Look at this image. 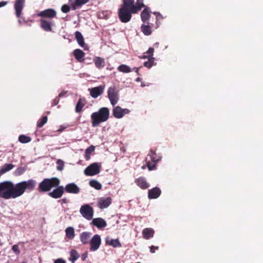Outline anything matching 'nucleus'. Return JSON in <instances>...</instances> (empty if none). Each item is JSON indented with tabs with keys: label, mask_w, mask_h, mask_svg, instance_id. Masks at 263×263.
<instances>
[{
	"label": "nucleus",
	"mask_w": 263,
	"mask_h": 263,
	"mask_svg": "<svg viewBox=\"0 0 263 263\" xmlns=\"http://www.w3.org/2000/svg\"><path fill=\"white\" fill-rule=\"evenodd\" d=\"M161 193V190L158 187H155L148 190V197L150 199H156L160 196Z\"/></svg>",
	"instance_id": "nucleus-18"
},
{
	"label": "nucleus",
	"mask_w": 263,
	"mask_h": 263,
	"mask_svg": "<svg viewBox=\"0 0 263 263\" xmlns=\"http://www.w3.org/2000/svg\"><path fill=\"white\" fill-rule=\"evenodd\" d=\"M70 5L72 10L80 8L83 5L87 3L89 0H70Z\"/></svg>",
	"instance_id": "nucleus-19"
},
{
	"label": "nucleus",
	"mask_w": 263,
	"mask_h": 263,
	"mask_svg": "<svg viewBox=\"0 0 263 263\" xmlns=\"http://www.w3.org/2000/svg\"><path fill=\"white\" fill-rule=\"evenodd\" d=\"M55 188L52 191L48 193V195L54 199L61 198L64 193V187L63 186H55Z\"/></svg>",
	"instance_id": "nucleus-10"
},
{
	"label": "nucleus",
	"mask_w": 263,
	"mask_h": 263,
	"mask_svg": "<svg viewBox=\"0 0 263 263\" xmlns=\"http://www.w3.org/2000/svg\"><path fill=\"white\" fill-rule=\"evenodd\" d=\"M100 170L101 166L98 163H93L85 169L84 174L86 176H95L100 173Z\"/></svg>",
	"instance_id": "nucleus-6"
},
{
	"label": "nucleus",
	"mask_w": 263,
	"mask_h": 263,
	"mask_svg": "<svg viewBox=\"0 0 263 263\" xmlns=\"http://www.w3.org/2000/svg\"><path fill=\"white\" fill-rule=\"evenodd\" d=\"M109 117V110L107 107H102L98 111L91 115L92 126L96 127L102 122L106 121Z\"/></svg>",
	"instance_id": "nucleus-2"
},
{
	"label": "nucleus",
	"mask_w": 263,
	"mask_h": 263,
	"mask_svg": "<svg viewBox=\"0 0 263 263\" xmlns=\"http://www.w3.org/2000/svg\"><path fill=\"white\" fill-rule=\"evenodd\" d=\"M148 156H149L151 158V160L153 163H157L159 160L161 159V157L159 156H158L155 152L152 149H151L150 153L148 154Z\"/></svg>",
	"instance_id": "nucleus-31"
},
{
	"label": "nucleus",
	"mask_w": 263,
	"mask_h": 263,
	"mask_svg": "<svg viewBox=\"0 0 263 263\" xmlns=\"http://www.w3.org/2000/svg\"><path fill=\"white\" fill-rule=\"evenodd\" d=\"M47 117L44 116L41 119H40L37 123V126L39 128H41L43 126V125L47 122Z\"/></svg>",
	"instance_id": "nucleus-39"
},
{
	"label": "nucleus",
	"mask_w": 263,
	"mask_h": 263,
	"mask_svg": "<svg viewBox=\"0 0 263 263\" xmlns=\"http://www.w3.org/2000/svg\"><path fill=\"white\" fill-rule=\"evenodd\" d=\"M134 70H135V72H136L138 74H139V68L135 67V68H134Z\"/></svg>",
	"instance_id": "nucleus-54"
},
{
	"label": "nucleus",
	"mask_w": 263,
	"mask_h": 263,
	"mask_svg": "<svg viewBox=\"0 0 263 263\" xmlns=\"http://www.w3.org/2000/svg\"><path fill=\"white\" fill-rule=\"evenodd\" d=\"M75 37L79 45L83 47L85 45L84 37L81 33L78 31L75 32Z\"/></svg>",
	"instance_id": "nucleus-29"
},
{
	"label": "nucleus",
	"mask_w": 263,
	"mask_h": 263,
	"mask_svg": "<svg viewBox=\"0 0 263 263\" xmlns=\"http://www.w3.org/2000/svg\"><path fill=\"white\" fill-rule=\"evenodd\" d=\"M129 112L128 109H122L120 106H117L113 108V116L118 119L121 118L125 114H128Z\"/></svg>",
	"instance_id": "nucleus-13"
},
{
	"label": "nucleus",
	"mask_w": 263,
	"mask_h": 263,
	"mask_svg": "<svg viewBox=\"0 0 263 263\" xmlns=\"http://www.w3.org/2000/svg\"><path fill=\"white\" fill-rule=\"evenodd\" d=\"M87 257V253H85V254H84L82 255V260H85Z\"/></svg>",
	"instance_id": "nucleus-52"
},
{
	"label": "nucleus",
	"mask_w": 263,
	"mask_h": 263,
	"mask_svg": "<svg viewBox=\"0 0 263 263\" xmlns=\"http://www.w3.org/2000/svg\"><path fill=\"white\" fill-rule=\"evenodd\" d=\"M40 26L45 31L51 32L52 31V27L53 25V22L52 20L41 18L40 20Z\"/></svg>",
	"instance_id": "nucleus-11"
},
{
	"label": "nucleus",
	"mask_w": 263,
	"mask_h": 263,
	"mask_svg": "<svg viewBox=\"0 0 263 263\" xmlns=\"http://www.w3.org/2000/svg\"><path fill=\"white\" fill-rule=\"evenodd\" d=\"M139 78L137 79V81H139Z\"/></svg>",
	"instance_id": "nucleus-56"
},
{
	"label": "nucleus",
	"mask_w": 263,
	"mask_h": 263,
	"mask_svg": "<svg viewBox=\"0 0 263 263\" xmlns=\"http://www.w3.org/2000/svg\"><path fill=\"white\" fill-rule=\"evenodd\" d=\"M135 182L139 187L143 190L146 189L149 186V184L146 182L145 178L143 177H140L136 179Z\"/></svg>",
	"instance_id": "nucleus-21"
},
{
	"label": "nucleus",
	"mask_w": 263,
	"mask_h": 263,
	"mask_svg": "<svg viewBox=\"0 0 263 263\" xmlns=\"http://www.w3.org/2000/svg\"><path fill=\"white\" fill-rule=\"evenodd\" d=\"M67 93V91H62L59 95L58 97L59 98H62L63 97L65 96L66 94Z\"/></svg>",
	"instance_id": "nucleus-50"
},
{
	"label": "nucleus",
	"mask_w": 263,
	"mask_h": 263,
	"mask_svg": "<svg viewBox=\"0 0 263 263\" xmlns=\"http://www.w3.org/2000/svg\"><path fill=\"white\" fill-rule=\"evenodd\" d=\"M66 236L69 239H73L75 236L74 230L73 227H68L65 230Z\"/></svg>",
	"instance_id": "nucleus-30"
},
{
	"label": "nucleus",
	"mask_w": 263,
	"mask_h": 263,
	"mask_svg": "<svg viewBox=\"0 0 263 263\" xmlns=\"http://www.w3.org/2000/svg\"><path fill=\"white\" fill-rule=\"evenodd\" d=\"M80 212L82 216L87 220H90L92 219L94 211L90 205L86 204L82 205L80 209Z\"/></svg>",
	"instance_id": "nucleus-5"
},
{
	"label": "nucleus",
	"mask_w": 263,
	"mask_h": 263,
	"mask_svg": "<svg viewBox=\"0 0 263 263\" xmlns=\"http://www.w3.org/2000/svg\"><path fill=\"white\" fill-rule=\"evenodd\" d=\"M12 251L15 253V254L18 255L20 253L19 247L17 245H14L12 247Z\"/></svg>",
	"instance_id": "nucleus-46"
},
{
	"label": "nucleus",
	"mask_w": 263,
	"mask_h": 263,
	"mask_svg": "<svg viewBox=\"0 0 263 263\" xmlns=\"http://www.w3.org/2000/svg\"><path fill=\"white\" fill-rule=\"evenodd\" d=\"M112 199L110 197L106 198H101L98 202V205L99 208L103 209L107 208L111 203Z\"/></svg>",
	"instance_id": "nucleus-16"
},
{
	"label": "nucleus",
	"mask_w": 263,
	"mask_h": 263,
	"mask_svg": "<svg viewBox=\"0 0 263 263\" xmlns=\"http://www.w3.org/2000/svg\"><path fill=\"white\" fill-rule=\"evenodd\" d=\"M91 233L88 232H83L80 235V239L83 245L88 244L90 241Z\"/></svg>",
	"instance_id": "nucleus-23"
},
{
	"label": "nucleus",
	"mask_w": 263,
	"mask_h": 263,
	"mask_svg": "<svg viewBox=\"0 0 263 263\" xmlns=\"http://www.w3.org/2000/svg\"><path fill=\"white\" fill-rule=\"evenodd\" d=\"M93 61L95 66L99 69L103 68L105 66V60L103 58L96 57L94 58Z\"/></svg>",
	"instance_id": "nucleus-22"
},
{
	"label": "nucleus",
	"mask_w": 263,
	"mask_h": 263,
	"mask_svg": "<svg viewBox=\"0 0 263 263\" xmlns=\"http://www.w3.org/2000/svg\"><path fill=\"white\" fill-rule=\"evenodd\" d=\"M8 2L6 1H2L0 2V7L6 6Z\"/></svg>",
	"instance_id": "nucleus-51"
},
{
	"label": "nucleus",
	"mask_w": 263,
	"mask_h": 263,
	"mask_svg": "<svg viewBox=\"0 0 263 263\" xmlns=\"http://www.w3.org/2000/svg\"><path fill=\"white\" fill-rule=\"evenodd\" d=\"M60 183V180L57 177L51 178H45L39 184L37 190L40 192H47L55 186H58Z\"/></svg>",
	"instance_id": "nucleus-4"
},
{
	"label": "nucleus",
	"mask_w": 263,
	"mask_h": 263,
	"mask_svg": "<svg viewBox=\"0 0 263 263\" xmlns=\"http://www.w3.org/2000/svg\"><path fill=\"white\" fill-rule=\"evenodd\" d=\"M143 237L145 239H149L154 236V231L152 228H145L142 231Z\"/></svg>",
	"instance_id": "nucleus-27"
},
{
	"label": "nucleus",
	"mask_w": 263,
	"mask_h": 263,
	"mask_svg": "<svg viewBox=\"0 0 263 263\" xmlns=\"http://www.w3.org/2000/svg\"><path fill=\"white\" fill-rule=\"evenodd\" d=\"M58 166L57 168L59 171H62L64 168V163L61 160H58L57 161Z\"/></svg>",
	"instance_id": "nucleus-45"
},
{
	"label": "nucleus",
	"mask_w": 263,
	"mask_h": 263,
	"mask_svg": "<svg viewBox=\"0 0 263 263\" xmlns=\"http://www.w3.org/2000/svg\"><path fill=\"white\" fill-rule=\"evenodd\" d=\"M95 149V146L93 145H91L85 150V158L86 159V160H88L90 159V155L93 152H94Z\"/></svg>",
	"instance_id": "nucleus-35"
},
{
	"label": "nucleus",
	"mask_w": 263,
	"mask_h": 263,
	"mask_svg": "<svg viewBox=\"0 0 263 263\" xmlns=\"http://www.w3.org/2000/svg\"><path fill=\"white\" fill-rule=\"evenodd\" d=\"M104 90V87L102 85L95 87L89 89L90 95L93 98H97L99 96L101 95L103 93Z\"/></svg>",
	"instance_id": "nucleus-14"
},
{
	"label": "nucleus",
	"mask_w": 263,
	"mask_h": 263,
	"mask_svg": "<svg viewBox=\"0 0 263 263\" xmlns=\"http://www.w3.org/2000/svg\"><path fill=\"white\" fill-rule=\"evenodd\" d=\"M70 10V7L68 5H63L61 7V10L64 13H68Z\"/></svg>",
	"instance_id": "nucleus-44"
},
{
	"label": "nucleus",
	"mask_w": 263,
	"mask_h": 263,
	"mask_svg": "<svg viewBox=\"0 0 263 263\" xmlns=\"http://www.w3.org/2000/svg\"><path fill=\"white\" fill-rule=\"evenodd\" d=\"M14 167L12 164H5L0 170V175L6 173L7 172L12 170Z\"/></svg>",
	"instance_id": "nucleus-33"
},
{
	"label": "nucleus",
	"mask_w": 263,
	"mask_h": 263,
	"mask_svg": "<svg viewBox=\"0 0 263 263\" xmlns=\"http://www.w3.org/2000/svg\"><path fill=\"white\" fill-rule=\"evenodd\" d=\"M37 16L41 17L42 18L47 20H52L57 16L56 11L53 9H48L44 11H40L37 14Z\"/></svg>",
	"instance_id": "nucleus-8"
},
{
	"label": "nucleus",
	"mask_w": 263,
	"mask_h": 263,
	"mask_svg": "<svg viewBox=\"0 0 263 263\" xmlns=\"http://www.w3.org/2000/svg\"><path fill=\"white\" fill-rule=\"evenodd\" d=\"M36 181L33 179L23 181L14 184L10 181L0 183V197L5 199H15L22 196L26 191L34 190Z\"/></svg>",
	"instance_id": "nucleus-1"
},
{
	"label": "nucleus",
	"mask_w": 263,
	"mask_h": 263,
	"mask_svg": "<svg viewBox=\"0 0 263 263\" xmlns=\"http://www.w3.org/2000/svg\"><path fill=\"white\" fill-rule=\"evenodd\" d=\"M18 140L22 143H27L31 141V138L24 135H21L18 137Z\"/></svg>",
	"instance_id": "nucleus-38"
},
{
	"label": "nucleus",
	"mask_w": 263,
	"mask_h": 263,
	"mask_svg": "<svg viewBox=\"0 0 263 263\" xmlns=\"http://www.w3.org/2000/svg\"><path fill=\"white\" fill-rule=\"evenodd\" d=\"M89 183L90 186L97 190H100L102 189V184L96 180H90Z\"/></svg>",
	"instance_id": "nucleus-36"
},
{
	"label": "nucleus",
	"mask_w": 263,
	"mask_h": 263,
	"mask_svg": "<svg viewBox=\"0 0 263 263\" xmlns=\"http://www.w3.org/2000/svg\"><path fill=\"white\" fill-rule=\"evenodd\" d=\"M26 171V169L24 167H19L16 169L14 172V174L16 176H20L22 175Z\"/></svg>",
	"instance_id": "nucleus-42"
},
{
	"label": "nucleus",
	"mask_w": 263,
	"mask_h": 263,
	"mask_svg": "<svg viewBox=\"0 0 263 263\" xmlns=\"http://www.w3.org/2000/svg\"><path fill=\"white\" fill-rule=\"evenodd\" d=\"M151 16V11L149 9L145 7V9L141 12V18L142 22L144 23H148L147 22Z\"/></svg>",
	"instance_id": "nucleus-24"
},
{
	"label": "nucleus",
	"mask_w": 263,
	"mask_h": 263,
	"mask_svg": "<svg viewBox=\"0 0 263 263\" xmlns=\"http://www.w3.org/2000/svg\"><path fill=\"white\" fill-rule=\"evenodd\" d=\"M153 26V24H151V26L149 25V24H142L141 27V31L143 33L144 35H149L152 33V28Z\"/></svg>",
	"instance_id": "nucleus-28"
},
{
	"label": "nucleus",
	"mask_w": 263,
	"mask_h": 263,
	"mask_svg": "<svg viewBox=\"0 0 263 263\" xmlns=\"http://www.w3.org/2000/svg\"><path fill=\"white\" fill-rule=\"evenodd\" d=\"M146 164L148 170L150 171L154 170L156 167V163L153 162L152 163L149 161H147Z\"/></svg>",
	"instance_id": "nucleus-43"
},
{
	"label": "nucleus",
	"mask_w": 263,
	"mask_h": 263,
	"mask_svg": "<svg viewBox=\"0 0 263 263\" xmlns=\"http://www.w3.org/2000/svg\"><path fill=\"white\" fill-rule=\"evenodd\" d=\"M107 95L111 104L113 106H115L119 99L118 92L116 90L115 86H113L109 87Z\"/></svg>",
	"instance_id": "nucleus-7"
},
{
	"label": "nucleus",
	"mask_w": 263,
	"mask_h": 263,
	"mask_svg": "<svg viewBox=\"0 0 263 263\" xmlns=\"http://www.w3.org/2000/svg\"><path fill=\"white\" fill-rule=\"evenodd\" d=\"M62 203H66L67 202V199L66 198H64L61 200Z\"/></svg>",
	"instance_id": "nucleus-53"
},
{
	"label": "nucleus",
	"mask_w": 263,
	"mask_h": 263,
	"mask_svg": "<svg viewBox=\"0 0 263 263\" xmlns=\"http://www.w3.org/2000/svg\"><path fill=\"white\" fill-rule=\"evenodd\" d=\"M90 251H96L100 247L101 244V237L98 234L95 235L89 241Z\"/></svg>",
	"instance_id": "nucleus-9"
},
{
	"label": "nucleus",
	"mask_w": 263,
	"mask_h": 263,
	"mask_svg": "<svg viewBox=\"0 0 263 263\" xmlns=\"http://www.w3.org/2000/svg\"><path fill=\"white\" fill-rule=\"evenodd\" d=\"M159 43L157 42L154 44V46L155 47L158 48L159 47Z\"/></svg>",
	"instance_id": "nucleus-55"
},
{
	"label": "nucleus",
	"mask_w": 263,
	"mask_h": 263,
	"mask_svg": "<svg viewBox=\"0 0 263 263\" xmlns=\"http://www.w3.org/2000/svg\"><path fill=\"white\" fill-rule=\"evenodd\" d=\"M105 242L107 245L111 246L114 248H120L122 247V245L118 239H109L107 237L105 239Z\"/></svg>",
	"instance_id": "nucleus-25"
},
{
	"label": "nucleus",
	"mask_w": 263,
	"mask_h": 263,
	"mask_svg": "<svg viewBox=\"0 0 263 263\" xmlns=\"http://www.w3.org/2000/svg\"><path fill=\"white\" fill-rule=\"evenodd\" d=\"M70 255L69 260L72 263H74L80 257L79 254L76 250H72L70 252Z\"/></svg>",
	"instance_id": "nucleus-34"
},
{
	"label": "nucleus",
	"mask_w": 263,
	"mask_h": 263,
	"mask_svg": "<svg viewBox=\"0 0 263 263\" xmlns=\"http://www.w3.org/2000/svg\"><path fill=\"white\" fill-rule=\"evenodd\" d=\"M118 70L120 72L123 73H129L132 71L131 68L127 65L122 64L118 67Z\"/></svg>",
	"instance_id": "nucleus-37"
},
{
	"label": "nucleus",
	"mask_w": 263,
	"mask_h": 263,
	"mask_svg": "<svg viewBox=\"0 0 263 263\" xmlns=\"http://www.w3.org/2000/svg\"><path fill=\"white\" fill-rule=\"evenodd\" d=\"M127 2H131V6H132L134 12H138L142 7H145L143 4V0H137L136 4H134V0H125Z\"/></svg>",
	"instance_id": "nucleus-15"
},
{
	"label": "nucleus",
	"mask_w": 263,
	"mask_h": 263,
	"mask_svg": "<svg viewBox=\"0 0 263 263\" xmlns=\"http://www.w3.org/2000/svg\"><path fill=\"white\" fill-rule=\"evenodd\" d=\"M73 55L76 60L79 62H83L84 61V52L81 49H77L73 51Z\"/></svg>",
	"instance_id": "nucleus-26"
},
{
	"label": "nucleus",
	"mask_w": 263,
	"mask_h": 263,
	"mask_svg": "<svg viewBox=\"0 0 263 263\" xmlns=\"http://www.w3.org/2000/svg\"><path fill=\"white\" fill-rule=\"evenodd\" d=\"M25 0H16L14 4L15 15L17 17L21 15L23 9L25 6Z\"/></svg>",
	"instance_id": "nucleus-12"
},
{
	"label": "nucleus",
	"mask_w": 263,
	"mask_h": 263,
	"mask_svg": "<svg viewBox=\"0 0 263 263\" xmlns=\"http://www.w3.org/2000/svg\"><path fill=\"white\" fill-rule=\"evenodd\" d=\"M54 263H66V261L62 258H58L54 261Z\"/></svg>",
	"instance_id": "nucleus-49"
},
{
	"label": "nucleus",
	"mask_w": 263,
	"mask_h": 263,
	"mask_svg": "<svg viewBox=\"0 0 263 263\" xmlns=\"http://www.w3.org/2000/svg\"><path fill=\"white\" fill-rule=\"evenodd\" d=\"M122 1L123 4L119 10L118 16L121 22L125 23L130 20L132 14H135L137 12H133L131 2H127L125 0H122Z\"/></svg>",
	"instance_id": "nucleus-3"
},
{
	"label": "nucleus",
	"mask_w": 263,
	"mask_h": 263,
	"mask_svg": "<svg viewBox=\"0 0 263 263\" xmlns=\"http://www.w3.org/2000/svg\"><path fill=\"white\" fill-rule=\"evenodd\" d=\"M59 100H60V98H59V97L55 98L53 101V104H52V105L54 106V105H57L59 102Z\"/></svg>",
	"instance_id": "nucleus-48"
},
{
	"label": "nucleus",
	"mask_w": 263,
	"mask_h": 263,
	"mask_svg": "<svg viewBox=\"0 0 263 263\" xmlns=\"http://www.w3.org/2000/svg\"><path fill=\"white\" fill-rule=\"evenodd\" d=\"M148 59L147 61H146L144 63L143 65L145 67L147 68H151L154 63V58H147Z\"/></svg>",
	"instance_id": "nucleus-40"
},
{
	"label": "nucleus",
	"mask_w": 263,
	"mask_h": 263,
	"mask_svg": "<svg viewBox=\"0 0 263 263\" xmlns=\"http://www.w3.org/2000/svg\"><path fill=\"white\" fill-rule=\"evenodd\" d=\"M149 249H150V252L152 253H154L155 252V251L156 250H158L159 249V247L158 246H152L149 247Z\"/></svg>",
	"instance_id": "nucleus-47"
},
{
	"label": "nucleus",
	"mask_w": 263,
	"mask_h": 263,
	"mask_svg": "<svg viewBox=\"0 0 263 263\" xmlns=\"http://www.w3.org/2000/svg\"><path fill=\"white\" fill-rule=\"evenodd\" d=\"M91 224L97 227L98 229L105 228L106 225V222L102 218H93L92 220Z\"/></svg>",
	"instance_id": "nucleus-20"
},
{
	"label": "nucleus",
	"mask_w": 263,
	"mask_h": 263,
	"mask_svg": "<svg viewBox=\"0 0 263 263\" xmlns=\"http://www.w3.org/2000/svg\"><path fill=\"white\" fill-rule=\"evenodd\" d=\"M85 100H82L81 98L79 99L75 108V111L77 113H80L82 111L83 107L85 105Z\"/></svg>",
	"instance_id": "nucleus-32"
},
{
	"label": "nucleus",
	"mask_w": 263,
	"mask_h": 263,
	"mask_svg": "<svg viewBox=\"0 0 263 263\" xmlns=\"http://www.w3.org/2000/svg\"><path fill=\"white\" fill-rule=\"evenodd\" d=\"M65 191L68 193L78 194L80 192V188L74 183L67 184L64 187Z\"/></svg>",
	"instance_id": "nucleus-17"
},
{
	"label": "nucleus",
	"mask_w": 263,
	"mask_h": 263,
	"mask_svg": "<svg viewBox=\"0 0 263 263\" xmlns=\"http://www.w3.org/2000/svg\"><path fill=\"white\" fill-rule=\"evenodd\" d=\"M154 52V49L152 47H150L148 50L145 53L147 55H144L141 58L146 59L147 58H153V53Z\"/></svg>",
	"instance_id": "nucleus-41"
}]
</instances>
